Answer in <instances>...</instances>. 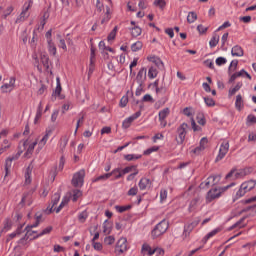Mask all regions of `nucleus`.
<instances>
[{"instance_id": "obj_1", "label": "nucleus", "mask_w": 256, "mask_h": 256, "mask_svg": "<svg viewBox=\"0 0 256 256\" xmlns=\"http://www.w3.org/2000/svg\"><path fill=\"white\" fill-rule=\"evenodd\" d=\"M235 183H232L230 185L224 186V187H218V188H212L210 189L206 194V203H212V201H215V199H219L227 189H231Z\"/></svg>"}, {"instance_id": "obj_2", "label": "nucleus", "mask_w": 256, "mask_h": 256, "mask_svg": "<svg viewBox=\"0 0 256 256\" xmlns=\"http://www.w3.org/2000/svg\"><path fill=\"white\" fill-rule=\"evenodd\" d=\"M31 7H33V0H28L23 4L21 13L15 20V23L17 25H19L21 23H25V21H27V19H29L30 15H31V13L29 12V9H31Z\"/></svg>"}, {"instance_id": "obj_3", "label": "nucleus", "mask_w": 256, "mask_h": 256, "mask_svg": "<svg viewBox=\"0 0 256 256\" xmlns=\"http://www.w3.org/2000/svg\"><path fill=\"white\" fill-rule=\"evenodd\" d=\"M167 229H169V221H167V219H163L152 230V238L157 239L158 237H161V235L167 233Z\"/></svg>"}, {"instance_id": "obj_4", "label": "nucleus", "mask_w": 256, "mask_h": 256, "mask_svg": "<svg viewBox=\"0 0 256 256\" xmlns=\"http://www.w3.org/2000/svg\"><path fill=\"white\" fill-rule=\"evenodd\" d=\"M187 129H189V124L188 123H182L178 128H177V135L178 138H176V141L179 145H183L185 141V137H187Z\"/></svg>"}, {"instance_id": "obj_5", "label": "nucleus", "mask_w": 256, "mask_h": 256, "mask_svg": "<svg viewBox=\"0 0 256 256\" xmlns=\"http://www.w3.org/2000/svg\"><path fill=\"white\" fill-rule=\"evenodd\" d=\"M253 168H244L241 170H238L237 172H235V170H231L227 175H226V179H231V177H235V179H239V177H245L247 175H249L250 173H252Z\"/></svg>"}, {"instance_id": "obj_6", "label": "nucleus", "mask_w": 256, "mask_h": 256, "mask_svg": "<svg viewBox=\"0 0 256 256\" xmlns=\"http://www.w3.org/2000/svg\"><path fill=\"white\" fill-rule=\"evenodd\" d=\"M37 144V140L34 142H29V140H25L23 142V147H27L26 152L24 153V157H26V159H31V155H33V151H35V147H37Z\"/></svg>"}, {"instance_id": "obj_7", "label": "nucleus", "mask_w": 256, "mask_h": 256, "mask_svg": "<svg viewBox=\"0 0 256 256\" xmlns=\"http://www.w3.org/2000/svg\"><path fill=\"white\" fill-rule=\"evenodd\" d=\"M84 179L85 170H80L74 174L72 178V185H74V187H83Z\"/></svg>"}, {"instance_id": "obj_8", "label": "nucleus", "mask_w": 256, "mask_h": 256, "mask_svg": "<svg viewBox=\"0 0 256 256\" xmlns=\"http://www.w3.org/2000/svg\"><path fill=\"white\" fill-rule=\"evenodd\" d=\"M22 154H23V150H20L16 154H14L6 159L5 177H7V175H9V170L11 169V165H13V161H17V159H19V157H21Z\"/></svg>"}, {"instance_id": "obj_9", "label": "nucleus", "mask_w": 256, "mask_h": 256, "mask_svg": "<svg viewBox=\"0 0 256 256\" xmlns=\"http://www.w3.org/2000/svg\"><path fill=\"white\" fill-rule=\"evenodd\" d=\"M219 181H221V175L210 176L200 184V189H206V187L211 185H217Z\"/></svg>"}, {"instance_id": "obj_10", "label": "nucleus", "mask_w": 256, "mask_h": 256, "mask_svg": "<svg viewBox=\"0 0 256 256\" xmlns=\"http://www.w3.org/2000/svg\"><path fill=\"white\" fill-rule=\"evenodd\" d=\"M200 222H201V220L199 218H197L196 220H193L191 223L185 224L184 231H183V237H185V238L189 237V235H191V232L193 231V229H195V227H197V225H199Z\"/></svg>"}, {"instance_id": "obj_11", "label": "nucleus", "mask_w": 256, "mask_h": 256, "mask_svg": "<svg viewBox=\"0 0 256 256\" xmlns=\"http://www.w3.org/2000/svg\"><path fill=\"white\" fill-rule=\"evenodd\" d=\"M43 218V214L37 212L36 213V222L32 225H28L26 228H25V231H26V237L27 239H29V236H31V233H37L35 231H32V229H34L35 227H39V224L41 223V219Z\"/></svg>"}, {"instance_id": "obj_12", "label": "nucleus", "mask_w": 256, "mask_h": 256, "mask_svg": "<svg viewBox=\"0 0 256 256\" xmlns=\"http://www.w3.org/2000/svg\"><path fill=\"white\" fill-rule=\"evenodd\" d=\"M139 117H141V111H138V112L134 113L132 116L126 118L122 122L123 129H129V127H131V123H133L135 121V119H139Z\"/></svg>"}, {"instance_id": "obj_13", "label": "nucleus", "mask_w": 256, "mask_h": 256, "mask_svg": "<svg viewBox=\"0 0 256 256\" xmlns=\"http://www.w3.org/2000/svg\"><path fill=\"white\" fill-rule=\"evenodd\" d=\"M146 80H147V69L141 68L136 76V83H138L139 87H143Z\"/></svg>"}, {"instance_id": "obj_14", "label": "nucleus", "mask_w": 256, "mask_h": 256, "mask_svg": "<svg viewBox=\"0 0 256 256\" xmlns=\"http://www.w3.org/2000/svg\"><path fill=\"white\" fill-rule=\"evenodd\" d=\"M227 153H229V143L223 142L220 145V149H219V153L216 157V161H221L225 157V155H227Z\"/></svg>"}, {"instance_id": "obj_15", "label": "nucleus", "mask_w": 256, "mask_h": 256, "mask_svg": "<svg viewBox=\"0 0 256 256\" xmlns=\"http://www.w3.org/2000/svg\"><path fill=\"white\" fill-rule=\"evenodd\" d=\"M117 172H119V168L112 170L110 173H106V174L97 176L96 178L93 179V183H98L99 181L101 183H104V181H107V179H110Z\"/></svg>"}, {"instance_id": "obj_16", "label": "nucleus", "mask_w": 256, "mask_h": 256, "mask_svg": "<svg viewBox=\"0 0 256 256\" xmlns=\"http://www.w3.org/2000/svg\"><path fill=\"white\" fill-rule=\"evenodd\" d=\"M15 77H11L9 80V83H6L4 85L1 86V92L2 93H11V91H13V89H15Z\"/></svg>"}, {"instance_id": "obj_17", "label": "nucleus", "mask_w": 256, "mask_h": 256, "mask_svg": "<svg viewBox=\"0 0 256 256\" xmlns=\"http://www.w3.org/2000/svg\"><path fill=\"white\" fill-rule=\"evenodd\" d=\"M116 251L118 253H125L127 251V238H120L116 245Z\"/></svg>"}, {"instance_id": "obj_18", "label": "nucleus", "mask_w": 256, "mask_h": 256, "mask_svg": "<svg viewBox=\"0 0 256 256\" xmlns=\"http://www.w3.org/2000/svg\"><path fill=\"white\" fill-rule=\"evenodd\" d=\"M157 251H159V253H161V250L159 249H152L151 246L144 244L142 246V253L143 255H148V256H152L155 255V253H157Z\"/></svg>"}, {"instance_id": "obj_19", "label": "nucleus", "mask_w": 256, "mask_h": 256, "mask_svg": "<svg viewBox=\"0 0 256 256\" xmlns=\"http://www.w3.org/2000/svg\"><path fill=\"white\" fill-rule=\"evenodd\" d=\"M255 185H256L255 180H249L241 184L242 189H244L246 193H249V191L255 189Z\"/></svg>"}, {"instance_id": "obj_20", "label": "nucleus", "mask_w": 256, "mask_h": 256, "mask_svg": "<svg viewBox=\"0 0 256 256\" xmlns=\"http://www.w3.org/2000/svg\"><path fill=\"white\" fill-rule=\"evenodd\" d=\"M138 185L141 191H145V189H148V187H151V180L149 178H142L139 181Z\"/></svg>"}, {"instance_id": "obj_21", "label": "nucleus", "mask_w": 256, "mask_h": 256, "mask_svg": "<svg viewBox=\"0 0 256 256\" xmlns=\"http://www.w3.org/2000/svg\"><path fill=\"white\" fill-rule=\"evenodd\" d=\"M231 55L232 57H243L244 55L243 48L239 45L234 46L231 49Z\"/></svg>"}, {"instance_id": "obj_22", "label": "nucleus", "mask_w": 256, "mask_h": 256, "mask_svg": "<svg viewBox=\"0 0 256 256\" xmlns=\"http://www.w3.org/2000/svg\"><path fill=\"white\" fill-rule=\"evenodd\" d=\"M244 107L245 103L243 102V96H241V94H238L236 96L235 108L237 109V111H243Z\"/></svg>"}, {"instance_id": "obj_23", "label": "nucleus", "mask_w": 256, "mask_h": 256, "mask_svg": "<svg viewBox=\"0 0 256 256\" xmlns=\"http://www.w3.org/2000/svg\"><path fill=\"white\" fill-rule=\"evenodd\" d=\"M32 173H33V163H30L25 171V181L27 184L31 183Z\"/></svg>"}, {"instance_id": "obj_24", "label": "nucleus", "mask_w": 256, "mask_h": 256, "mask_svg": "<svg viewBox=\"0 0 256 256\" xmlns=\"http://www.w3.org/2000/svg\"><path fill=\"white\" fill-rule=\"evenodd\" d=\"M169 113H171V110H169V108L162 109L158 114L159 121L167 119V117H169Z\"/></svg>"}, {"instance_id": "obj_25", "label": "nucleus", "mask_w": 256, "mask_h": 256, "mask_svg": "<svg viewBox=\"0 0 256 256\" xmlns=\"http://www.w3.org/2000/svg\"><path fill=\"white\" fill-rule=\"evenodd\" d=\"M152 63L155 64L156 67H158V69H160L161 71H163V69H165V64H163V61L159 57H153Z\"/></svg>"}, {"instance_id": "obj_26", "label": "nucleus", "mask_w": 256, "mask_h": 256, "mask_svg": "<svg viewBox=\"0 0 256 256\" xmlns=\"http://www.w3.org/2000/svg\"><path fill=\"white\" fill-rule=\"evenodd\" d=\"M51 231H53V227L48 226L45 229H43L39 234L34 236L33 239H39V237H43V235H49V233H51Z\"/></svg>"}, {"instance_id": "obj_27", "label": "nucleus", "mask_w": 256, "mask_h": 256, "mask_svg": "<svg viewBox=\"0 0 256 256\" xmlns=\"http://www.w3.org/2000/svg\"><path fill=\"white\" fill-rule=\"evenodd\" d=\"M56 88H55V90H54V92H53V94H52V97L54 96V95H56V96H59V95H61V90H62V88H61V79L58 77V78H56Z\"/></svg>"}, {"instance_id": "obj_28", "label": "nucleus", "mask_w": 256, "mask_h": 256, "mask_svg": "<svg viewBox=\"0 0 256 256\" xmlns=\"http://www.w3.org/2000/svg\"><path fill=\"white\" fill-rule=\"evenodd\" d=\"M141 49H143V42L141 41H137L131 45V50L134 53H137V51H141Z\"/></svg>"}, {"instance_id": "obj_29", "label": "nucleus", "mask_w": 256, "mask_h": 256, "mask_svg": "<svg viewBox=\"0 0 256 256\" xmlns=\"http://www.w3.org/2000/svg\"><path fill=\"white\" fill-rule=\"evenodd\" d=\"M199 201V197L192 199L189 205V211H195L197 209V205H199Z\"/></svg>"}, {"instance_id": "obj_30", "label": "nucleus", "mask_w": 256, "mask_h": 256, "mask_svg": "<svg viewBox=\"0 0 256 256\" xmlns=\"http://www.w3.org/2000/svg\"><path fill=\"white\" fill-rule=\"evenodd\" d=\"M48 51L50 55H57V47H55L53 40H49L48 42Z\"/></svg>"}, {"instance_id": "obj_31", "label": "nucleus", "mask_w": 256, "mask_h": 256, "mask_svg": "<svg viewBox=\"0 0 256 256\" xmlns=\"http://www.w3.org/2000/svg\"><path fill=\"white\" fill-rule=\"evenodd\" d=\"M219 35L214 34L213 37L211 38L209 45L211 48L213 47H217V45L219 44Z\"/></svg>"}, {"instance_id": "obj_32", "label": "nucleus", "mask_w": 256, "mask_h": 256, "mask_svg": "<svg viewBox=\"0 0 256 256\" xmlns=\"http://www.w3.org/2000/svg\"><path fill=\"white\" fill-rule=\"evenodd\" d=\"M158 74H159V72L157 71V68H155V67L149 68V70H148L149 79H155V77H157Z\"/></svg>"}, {"instance_id": "obj_33", "label": "nucleus", "mask_w": 256, "mask_h": 256, "mask_svg": "<svg viewBox=\"0 0 256 256\" xmlns=\"http://www.w3.org/2000/svg\"><path fill=\"white\" fill-rule=\"evenodd\" d=\"M241 87H243V83L238 82L234 88L230 89L229 90L230 97H232V95H235V93H237V91H239V89H241Z\"/></svg>"}, {"instance_id": "obj_34", "label": "nucleus", "mask_w": 256, "mask_h": 256, "mask_svg": "<svg viewBox=\"0 0 256 256\" xmlns=\"http://www.w3.org/2000/svg\"><path fill=\"white\" fill-rule=\"evenodd\" d=\"M41 62L46 69H49V56L47 54H41Z\"/></svg>"}, {"instance_id": "obj_35", "label": "nucleus", "mask_w": 256, "mask_h": 256, "mask_svg": "<svg viewBox=\"0 0 256 256\" xmlns=\"http://www.w3.org/2000/svg\"><path fill=\"white\" fill-rule=\"evenodd\" d=\"M197 19V13L189 12L187 16V23H195Z\"/></svg>"}, {"instance_id": "obj_36", "label": "nucleus", "mask_w": 256, "mask_h": 256, "mask_svg": "<svg viewBox=\"0 0 256 256\" xmlns=\"http://www.w3.org/2000/svg\"><path fill=\"white\" fill-rule=\"evenodd\" d=\"M57 37L59 39L58 47H60V49H63V51H67V44H65V39L61 38L60 34H58Z\"/></svg>"}, {"instance_id": "obj_37", "label": "nucleus", "mask_w": 256, "mask_h": 256, "mask_svg": "<svg viewBox=\"0 0 256 256\" xmlns=\"http://www.w3.org/2000/svg\"><path fill=\"white\" fill-rule=\"evenodd\" d=\"M87 217H89V214H87V211H83L78 215V221L80 223H85V221H87Z\"/></svg>"}, {"instance_id": "obj_38", "label": "nucleus", "mask_w": 256, "mask_h": 256, "mask_svg": "<svg viewBox=\"0 0 256 256\" xmlns=\"http://www.w3.org/2000/svg\"><path fill=\"white\" fill-rule=\"evenodd\" d=\"M61 199V193L56 192L53 196H52V207H55V205H57V203H59V200Z\"/></svg>"}, {"instance_id": "obj_39", "label": "nucleus", "mask_w": 256, "mask_h": 256, "mask_svg": "<svg viewBox=\"0 0 256 256\" xmlns=\"http://www.w3.org/2000/svg\"><path fill=\"white\" fill-rule=\"evenodd\" d=\"M115 209L116 211H118V213H125V211H129V209H131V205H127V206L116 205Z\"/></svg>"}, {"instance_id": "obj_40", "label": "nucleus", "mask_w": 256, "mask_h": 256, "mask_svg": "<svg viewBox=\"0 0 256 256\" xmlns=\"http://www.w3.org/2000/svg\"><path fill=\"white\" fill-rule=\"evenodd\" d=\"M124 159H126V161H135L137 159H141V155L127 154L124 156Z\"/></svg>"}, {"instance_id": "obj_41", "label": "nucleus", "mask_w": 256, "mask_h": 256, "mask_svg": "<svg viewBox=\"0 0 256 256\" xmlns=\"http://www.w3.org/2000/svg\"><path fill=\"white\" fill-rule=\"evenodd\" d=\"M219 231H220L219 228L212 230L204 237V241H209V239H211V237H215V235H217Z\"/></svg>"}, {"instance_id": "obj_42", "label": "nucleus", "mask_w": 256, "mask_h": 256, "mask_svg": "<svg viewBox=\"0 0 256 256\" xmlns=\"http://www.w3.org/2000/svg\"><path fill=\"white\" fill-rule=\"evenodd\" d=\"M197 119V123L199 125H205L207 123V121L205 120V116L203 115V113H199L196 117Z\"/></svg>"}, {"instance_id": "obj_43", "label": "nucleus", "mask_w": 256, "mask_h": 256, "mask_svg": "<svg viewBox=\"0 0 256 256\" xmlns=\"http://www.w3.org/2000/svg\"><path fill=\"white\" fill-rule=\"evenodd\" d=\"M246 190L243 189V186H240V189L236 192L235 199H241V197H245Z\"/></svg>"}, {"instance_id": "obj_44", "label": "nucleus", "mask_w": 256, "mask_h": 256, "mask_svg": "<svg viewBox=\"0 0 256 256\" xmlns=\"http://www.w3.org/2000/svg\"><path fill=\"white\" fill-rule=\"evenodd\" d=\"M21 229H23V226H20L16 232H13L9 235L7 241H11V239H15V237H17V235H21Z\"/></svg>"}, {"instance_id": "obj_45", "label": "nucleus", "mask_w": 256, "mask_h": 256, "mask_svg": "<svg viewBox=\"0 0 256 256\" xmlns=\"http://www.w3.org/2000/svg\"><path fill=\"white\" fill-rule=\"evenodd\" d=\"M154 5L155 7H159V9H165L167 3L165 2V0H155Z\"/></svg>"}, {"instance_id": "obj_46", "label": "nucleus", "mask_w": 256, "mask_h": 256, "mask_svg": "<svg viewBox=\"0 0 256 256\" xmlns=\"http://www.w3.org/2000/svg\"><path fill=\"white\" fill-rule=\"evenodd\" d=\"M131 35L132 37H139V35H141V28L138 26L133 27L131 30Z\"/></svg>"}, {"instance_id": "obj_47", "label": "nucleus", "mask_w": 256, "mask_h": 256, "mask_svg": "<svg viewBox=\"0 0 256 256\" xmlns=\"http://www.w3.org/2000/svg\"><path fill=\"white\" fill-rule=\"evenodd\" d=\"M81 195H83L81 190H77V189L73 190L72 201L75 203L77 201V199H79V197H81Z\"/></svg>"}, {"instance_id": "obj_48", "label": "nucleus", "mask_w": 256, "mask_h": 256, "mask_svg": "<svg viewBox=\"0 0 256 256\" xmlns=\"http://www.w3.org/2000/svg\"><path fill=\"white\" fill-rule=\"evenodd\" d=\"M204 102L207 105V107H215V100L210 97H204Z\"/></svg>"}, {"instance_id": "obj_49", "label": "nucleus", "mask_w": 256, "mask_h": 256, "mask_svg": "<svg viewBox=\"0 0 256 256\" xmlns=\"http://www.w3.org/2000/svg\"><path fill=\"white\" fill-rule=\"evenodd\" d=\"M131 171H137V166H128L122 170V175H127V173H131Z\"/></svg>"}, {"instance_id": "obj_50", "label": "nucleus", "mask_w": 256, "mask_h": 256, "mask_svg": "<svg viewBox=\"0 0 256 256\" xmlns=\"http://www.w3.org/2000/svg\"><path fill=\"white\" fill-rule=\"evenodd\" d=\"M156 151H159V146H153L151 148H148L144 151V155H151V153H155Z\"/></svg>"}, {"instance_id": "obj_51", "label": "nucleus", "mask_w": 256, "mask_h": 256, "mask_svg": "<svg viewBox=\"0 0 256 256\" xmlns=\"http://www.w3.org/2000/svg\"><path fill=\"white\" fill-rule=\"evenodd\" d=\"M183 114L186 115V117H193V108L191 107L184 108Z\"/></svg>"}, {"instance_id": "obj_52", "label": "nucleus", "mask_w": 256, "mask_h": 256, "mask_svg": "<svg viewBox=\"0 0 256 256\" xmlns=\"http://www.w3.org/2000/svg\"><path fill=\"white\" fill-rule=\"evenodd\" d=\"M237 65H239V61L232 60L228 68V71H235L237 69Z\"/></svg>"}, {"instance_id": "obj_53", "label": "nucleus", "mask_w": 256, "mask_h": 256, "mask_svg": "<svg viewBox=\"0 0 256 256\" xmlns=\"http://www.w3.org/2000/svg\"><path fill=\"white\" fill-rule=\"evenodd\" d=\"M227 63V58L225 57H218L216 59V65H218V67H221V65H225Z\"/></svg>"}, {"instance_id": "obj_54", "label": "nucleus", "mask_w": 256, "mask_h": 256, "mask_svg": "<svg viewBox=\"0 0 256 256\" xmlns=\"http://www.w3.org/2000/svg\"><path fill=\"white\" fill-rule=\"evenodd\" d=\"M45 145H47V140L42 138L39 142H38V148H37V152L39 153V151H41V149H43L45 147Z\"/></svg>"}, {"instance_id": "obj_55", "label": "nucleus", "mask_w": 256, "mask_h": 256, "mask_svg": "<svg viewBox=\"0 0 256 256\" xmlns=\"http://www.w3.org/2000/svg\"><path fill=\"white\" fill-rule=\"evenodd\" d=\"M237 77H243L245 75L247 79L251 80V76L245 71V69L240 70L239 72L236 73Z\"/></svg>"}, {"instance_id": "obj_56", "label": "nucleus", "mask_w": 256, "mask_h": 256, "mask_svg": "<svg viewBox=\"0 0 256 256\" xmlns=\"http://www.w3.org/2000/svg\"><path fill=\"white\" fill-rule=\"evenodd\" d=\"M129 103V98L127 96H123L120 100V107H127Z\"/></svg>"}, {"instance_id": "obj_57", "label": "nucleus", "mask_w": 256, "mask_h": 256, "mask_svg": "<svg viewBox=\"0 0 256 256\" xmlns=\"http://www.w3.org/2000/svg\"><path fill=\"white\" fill-rule=\"evenodd\" d=\"M67 203H69V200H67V199L62 200V202L56 209V213H59L61 211V209H63V207H65L67 205Z\"/></svg>"}, {"instance_id": "obj_58", "label": "nucleus", "mask_w": 256, "mask_h": 256, "mask_svg": "<svg viewBox=\"0 0 256 256\" xmlns=\"http://www.w3.org/2000/svg\"><path fill=\"white\" fill-rule=\"evenodd\" d=\"M191 125H192L193 131H201V127L197 125L193 117H191Z\"/></svg>"}, {"instance_id": "obj_59", "label": "nucleus", "mask_w": 256, "mask_h": 256, "mask_svg": "<svg viewBox=\"0 0 256 256\" xmlns=\"http://www.w3.org/2000/svg\"><path fill=\"white\" fill-rule=\"evenodd\" d=\"M92 246L94 247L95 251H101L103 249V244L100 242H92Z\"/></svg>"}, {"instance_id": "obj_60", "label": "nucleus", "mask_w": 256, "mask_h": 256, "mask_svg": "<svg viewBox=\"0 0 256 256\" xmlns=\"http://www.w3.org/2000/svg\"><path fill=\"white\" fill-rule=\"evenodd\" d=\"M103 232L107 234L111 233V228H109V222L107 220L103 223Z\"/></svg>"}, {"instance_id": "obj_61", "label": "nucleus", "mask_w": 256, "mask_h": 256, "mask_svg": "<svg viewBox=\"0 0 256 256\" xmlns=\"http://www.w3.org/2000/svg\"><path fill=\"white\" fill-rule=\"evenodd\" d=\"M9 229H11V221L9 219H6L4 222V228L2 231H9Z\"/></svg>"}, {"instance_id": "obj_62", "label": "nucleus", "mask_w": 256, "mask_h": 256, "mask_svg": "<svg viewBox=\"0 0 256 256\" xmlns=\"http://www.w3.org/2000/svg\"><path fill=\"white\" fill-rule=\"evenodd\" d=\"M138 191H139V189L137 188V186H134L129 189L128 195L135 196V195H137Z\"/></svg>"}, {"instance_id": "obj_63", "label": "nucleus", "mask_w": 256, "mask_h": 256, "mask_svg": "<svg viewBox=\"0 0 256 256\" xmlns=\"http://www.w3.org/2000/svg\"><path fill=\"white\" fill-rule=\"evenodd\" d=\"M167 199V190H161L160 191V201L163 203V201H166Z\"/></svg>"}, {"instance_id": "obj_64", "label": "nucleus", "mask_w": 256, "mask_h": 256, "mask_svg": "<svg viewBox=\"0 0 256 256\" xmlns=\"http://www.w3.org/2000/svg\"><path fill=\"white\" fill-rule=\"evenodd\" d=\"M247 123H256V117L253 114L247 116Z\"/></svg>"}]
</instances>
